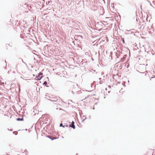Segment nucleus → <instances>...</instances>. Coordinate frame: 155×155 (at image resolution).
<instances>
[{
  "instance_id": "f257e3e1",
  "label": "nucleus",
  "mask_w": 155,
  "mask_h": 155,
  "mask_svg": "<svg viewBox=\"0 0 155 155\" xmlns=\"http://www.w3.org/2000/svg\"><path fill=\"white\" fill-rule=\"evenodd\" d=\"M43 73L41 72L38 74V75L36 76L35 79L37 80H40L43 78Z\"/></svg>"
},
{
  "instance_id": "f03ea898",
  "label": "nucleus",
  "mask_w": 155,
  "mask_h": 155,
  "mask_svg": "<svg viewBox=\"0 0 155 155\" xmlns=\"http://www.w3.org/2000/svg\"><path fill=\"white\" fill-rule=\"evenodd\" d=\"M77 4L81 6L82 5H84V1L83 0H77Z\"/></svg>"
},
{
  "instance_id": "7ed1b4c3",
  "label": "nucleus",
  "mask_w": 155,
  "mask_h": 155,
  "mask_svg": "<svg viewBox=\"0 0 155 155\" xmlns=\"http://www.w3.org/2000/svg\"><path fill=\"white\" fill-rule=\"evenodd\" d=\"M46 136L47 137H48L51 140H53L58 138V137H53L49 135H46Z\"/></svg>"
},
{
  "instance_id": "20e7f679",
  "label": "nucleus",
  "mask_w": 155,
  "mask_h": 155,
  "mask_svg": "<svg viewBox=\"0 0 155 155\" xmlns=\"http://www.w3.org/2000/svg\"><path fill=\"white\" fill-rule=\"evenodd\" d=\"M69 127H71L74 129H75V126L74 125V121H72L71 123V124H70L69 126Z\"/></svg>"
},
{
  "instance_id": "39448f33",
  "label": "nucleus",
  "mask_w": 155,
  "mask_h": 155,
  "mask_svg": "<svg viewBox=\"0 0 155 155\" xmlns=\"http://www.w3.org/2000/svg\"><path fill=\"white\" fill-rule=\"evenodd\" d=\"M126 56H125V55H124V56H123L122 58H121V59H120V62H123L124 61V59L126 58Z\"/></svg>"
},
{
  "instance_id": "423d86ee",
  "label": "nucleus",
  "mask_w": 155,
  "mask_h": 155,
  "mask_svg": "<svg viewBox=\"0 0 155 155\" xmlns=\"http://www.w3.org/2000/svg\"><path fill=\"white\" fill-rule=\"evenodd\" d=\"M58 99H57V100H49L50 101H60V100H61V98L59 97H58Z\"/></svg>"
},
{
  "instance_id": "0eeeda50",
  "label": "nucleus",
  "mask_w": 155,
  "mask_h": 155,
  "mask_svg": "<svg viewBox=\"0 0 155 155\" xmlns=\"http://www.w3.org/2000/svg\"><path fill=\"white\" fill-rule=\"evenodd\" d=\"M51 0H48V1H46V4L47 5H50L51 4Z\"/></svg>"
},
{
  "instance_id": "6e6552de",
  "label": "nucleus",
  "mask_w": 155,
  "mask_h": 155,
  "mask_svg": "<svg viewBox=\"0 0 155 155\" xmlns=\"http://www.w3.org/2000/svg\"><path fill=\"white\" fill-rule=\"evenodd\" d=\"M16 120L18 121H22L24 120V118L23 117H22V118H16Z\"/></svg>"
},
{
  "instance_id": "1a4fd4ad",
  "label": "nucleus",
  "mask_w": 155,
  "mask_h": 155,
  "mask_svg": "<svg viewBox=\"0 0 155 155\" xmlns=\"http://www.w3.org/2000/svg\"><path fill=\"white\" fill-rule=\"evenodd\" d=\"M69 126H68V125L67 124H64V125H63V128H64L65 127H68Z\"/></svg>"
},
{
  "instance_id": "9d476101",
  "label": "nucleus",
  "mask_w": 155,
  "mask_h": 155,
  "mask_svg": "<svg viewBox=\"0 0 155 155\" xmlns=\"http://www.w3.org/2000/svg\"><path fill=\"white\" fill-rule=\"evenodd\" d=\"M121 40L122 41L123 43H125V41L124 40V38H121Z\"/></svg>"
},
{
  "instance_id": "9b49d317",
  "label": "nucleus",
  "mask_w": 155,
  "mask_h": 155,
  "mask_svg": "<svg viewBox=\"0 0 155 155\" xmlns=\"http://www.w3.org/2000/svg\"><path fill=\"white\" fill-rule=\"evenodd\" d=\"M115 55L116 56L117 58H118L120 56V54L117 53L115 54Z\"/></svg>"
},
{
  "instance_id": "f8f14e48",
  "label": "nucleus",
  "mask_w": 155,
  "mask_h": 155,
  "mask_svg": "<svg viewBox=\"0 0 155 155\" xmlns=\"http://www.w3.org/2000/svg\"><path fill=\"white\" fill-rule=\"evenodd\" d=\"M57 98H58V97H52V98L53 99V100H57V99H57Z\"/></svg>"
},
{
  "instance_id": "ddd939ff",
  "label": "nucleus",
  "mask_w": 155,
  "mask_h": 155,
  "mask_svg": "<svg viewBox=\"0 0 155 155\" xmlns=\"http://www.w3.org/2000/svg\"><path fill=\"white\" fill-rule=\"evenodd\" d=\"M47 84V81H45L43 83V84L44 85H46V84Z\"/></svg>"
},
{
  "instance_id": "4468645a",
  "label": "nucleus",
  "mask_w": 155,
  "mask_h": 155,
  "mask_svg": "<svg viewBox=\"0 0 155 155\" xmlns=\"http://www.w3.org/2000/svg\"><path fill=\"white\" fill-rule=\"evenodd\" d=\"M19 59L20 60H21V61H22V62L24 63V64H26V63H25V62L23 61V59H21V58H19Z\"/></svg>"
},
{
  "instance_id": "2eb2a0df",
  "label": "nucleus",
  "mask_w": 155,
  "mask_h": 155,
  "mask_svg": "<svg viewBox=\"0 0 155 155\" xmlns=\"http://www.w3.org/2000/svg\"><path fill=\"white\" fill-rule=\"evenodd\" d=\"M18 84V86L19 91V92H20V91H21L20 85V84Z\"/></svg>"
},
{
  "instance_id": "dca6fc26",
  "label": "nucleus",
  "mask_w": 155,
  "mask_h": 155,
  "mask_svg": "<svg viewBox=\"0 0 155 155\" xmlns=\"http://www.w3.org/2000/svg\"><path fill=\"white\" fill-rule=\"evenodd\" d=\"M13 134L15 135H17L18 134V133L17 132L14 131L13 132Z\"/></svg>"
},
{
  "instance_id": "f3484780",
  "label": "nucleus",
  "mask_w": 155,
  "mask_h": 155,
  "mask_svg": "<svg viewBox=\"0 0 155 155\" xmlns=\"http://www.w3.org/2000/svg\"><path fill=\"white\" fill-rule=\"evenodd\" d=\"M59 126L60 127H63V125L62 123H61L60 124Z\"/></svg>"
},
{
  "instance_id": "a211bd4d",
  "label": "nucleus",
  "mask_w": 155,
  "mask_h": 155,
  "mask_svg": "<svg viewBox=\"0 0 155 155\" xmlns=\"http://www.w3.org/2000/svg\"><path fill=\"white\" fill-rule=\"evenodd\" d=\"M102 30V29L101 28H100V29H99L98 30V31H101V30Z\"/></svg>"
},
{
  "instance_id": "6ab92c4d",
  "label": "nucleus",
  "mask_w": 155,
  "mask_h": 155,
  "mask_svg": "<svg viewBox=\"0 0 155 155\" xmlns=\"http://www.w3.org/2000/svg\"><path fill=\"white\" fill-rule=\"evenodd\" d=\"M150 5L151 6H152L153 7V8H154V7H153V6L152 5V4H151V3H150Z\"/></svg>"
},
{
  "instance_id": "aec40b11",
  "label": "nucleus",
  "mask_w": 155,
  "mask_h": 155,
  "mask_svg": "<svg viewBox=\"0 0 155 155\" xmlns=\"http://www.w3.org/2000/svg\"><path fill=\"white\" fill-rule=\"evenodd\" d=\"M129 64H128L127 65V68H128L129 67Z\"/></svg>"
},
{
  "instance_id": "412c9836",
  "label": "nucleus",
  "mask_w": 155,
  "mask_h": 155,
  "mask_svg": "<svg viewBox=\"0 0 155 155\" xmlns=\"http://www.w3.org/2000/svg\"><path fill=\"white\" fill-rule=\"evenodd\" d=\"M8 130H10V131H12V129H11L10 130H9V129L8 128Z\"/></svg>"
},
{
  "instance_id": "4be33fe9",
  "label": "nucleus",
  "mask_w": 155,
  "mask_h": 155,
  "mask_svg": "<svg viewBox=\"0 0 155 155\" xmlns=\"http://www.w3.org/2000/svg\"><path fill=\"white\" fill-rule=\"evenodd\" d=\"M86 59H85L84 60H83V61H86ZM87 62L86 61V62H85V63H87Z\"/></svg>"
},
{
  "instance_id": "5701e85b",
  "label": "nucleus",
  "mask_w": 155,
  "mask_h": 155,
  "mask_svg": "<svg viewBox=\"0 0 155 155\" xmlns=\"http://www.w3.org/2000/svg\"><path fill=\"white\" fill-rule=\"evenodd\" d=\"M5 62L6 63V66H7V62L6 60L5 61Z\"/></svg>"
},
{
  "instance_id": "b1692460",
  "label": "nucleus",
  "mask_w": 155,
  "mask_h": 155,
  "mask_svg": "<svg viewBox=\"0 0 155 155\" xmlns=\"http://www.w3.org/2000/svg\"><path fill=\"white\" fill-rule=\"evenodd\" d=\"M153 3L155 5V1H153Z\"/></svg>"
},
{
  "instance_id": "393cba45",
  "label": "nucleus",
  "mask_w": 155,
  "mask_h": 155,
  "mask_svg": "<svg viewBox=\"0 0 155 155\" xmlns=\"http://www.w3.org/2000/svg\"><path fill=\"white\" fill-rule=\"evenodd\" d=\"M86 98H87V97H85V98H84V99H83V100H82V101H83L84 100H85Z\"/></svg>"
},
{
  "instance_id": "a878e982",
  "label": "nucleus",
  "mask_w": 155,
  "mask_h": 155,
  "mask_svg": "<svg viewBox=\"0 0 155 155\" xmlns=\"http://www.w3.org/2000/svg\"><path fill=\"white\" fill-rule=\"evenodd\" d=\"M151 78H155V75H153V77H152Z\"/></svg>"
},
{
  "instance_id": "bb28decb",
  "label": "nucleus",
  "mask_w": 155,
  "mask_h": 155,
  "mask_svg": "<svg viewBox=\"0 0 155 155\" xmlns=\"http://www.w3.org/2000/svg\"><path fill=\"white\" fill-rule=\"evenodd\" d=\"M99 83L101 84H102V83L101 82V81H100V82H99Z\"/></svg>"
},
{
  "instance_id": "cd10ccee",
  "label": "nucleus",
  "mask_w": 155,
  "mask_h": 155,
  "mask_svg": "<svg viewBox=\"0 0 155 155\" xmlns=\"http://www.w3.org/2000/svg\"><path fill=\"white\" fill-rule=\"evenodd\" d=\"M71 93L73 94H74V92L73 91H72Z\"/></svg>"
},
{
  "instance_id": "c85d7f7f",
  "label": "nucleus",
  "mask_w": 155,
  "mask_h": 155,
  "mask_svg": "<svg viewBox=\"0 0 155 155\" xmlns=\"http://www.w3.org/2000/svg\"><path fill=\"white\" fill-rule=\"evenodd\" d=\"M80 36L81 38H83V37L81 35H80Z\"/></svg>"
},
{
  "instance_id": "c756f323",
  "label": "nucleus",
  "mask_w": 155,
  "mask_h": 155,
  "mask_svg": "<svg viewBox=\"0 0 155 155\" xmlns=\"http://www.w3.org/2000/svg\"><path fill=\"white\" fill-rule=\"evenodd\" d=\"M85 120L84 119H83V120H82V122H83Z\"/></svg>"
},
{
  "instance_id": "7c9ffc66",
  "label": "nucleus",
  "mask_w": 155,
  "mask_h": 155,
  "mask_svg": "<svg viewBox=\"0 0 155 155\" xmlns=\"http://www.w3.org/2000/svg\"><path fill=\"white\" fill-rule=\"evenodd\" d=\"M108 87H109V88H110L111 87V86H110V85H109V86H108Z\"/></svg>"
},
{
  "instance_id": "2f4dec72",
  "label": "nucleus",
  "mask_w": 155,
  "mask_h": 155,
  "mask_svg": "<svg viewBox=\"0 0 155 155\" xmlns=\"http://www.w3.org/2000/svg\"><path fill=\"white\" fill-rule=\"evenodd\" d=\"M148 18V17H147V18H146V20L147 21V19Z\"/></svg>"
},
{
  "instance_id": "473e14b6",
  "label": "nucleus",
  "mask_w": 155,
  "mask_h": 155,
  "mask_svg": "<svg viewBox=\"0 0 155 155\" xmlns=\"http://www.w3.org/2000/svg\"><path fill=\"white\" fill-rule=\"evenodd\" d=\"M91 60H92L93 61H94V59L93 58H91Z\"/></svg>"
},
{
  "instance_id": "72a5a7b5",
  "label": "nucleus",
  "mask_w": 155,
  "mask_h": 155,
  "mask_svg": "<svg viewBox=\"0 0 155 155\" xmlns=\"http://www.w3.org/2000/svg\"><path fill=\"white\" fill-rule=\"evenodd\" d=\"M99 80H101V78H99Z\"/></svg>"
},
{
  "instance_id": "f704fd0d",
  "label": "nucleus",
  "mask_w": 155,
  "mask_h": 155,
  "mask_svg": "<svg viewBox=\"0 0 155 155\" xmlns=\"http://www.w3.org/2000/svg\"><path fill=\"white\" fill-rule=\"evenodd\" d=\"M110 54H112V52H110Z\"/></svg>"
},
{
  "instance_id": "c9c22d12",
  "label": "nucleus",
  "mask_w": 155,
  "mask_h": 155,
  "mask_svg": "<svg viewBox=\"0 0 155 155\" xmlns=\"http://www.w3.org/2000/svg\"><path fill=\"white\" fill-rule=\"evenodd\" d=\"M132 30H133V31H135V30L134 29H132Z\"/></svg>"
},
{
  "instance_id": "e433bc0d",
  "label": "nucleus",
  "mask_w": 155,
  "mask_h": 155,
  "mask_svg": "<svg viewBox=\"0 0 155 155\" xmlns=\"http://www.w3.org/2000/svg\"><path fill=\"white\" fill-rule=\"evenodd\" d=\"M132 30H133V31H135V30L134 29H132Z\"/></svg>"
},
{
  "instance_id": "4c0bfd02",
  "label": "nucleus",
  "mask_w": 155,
  "mask_h": 155,
  "mask_svg": "<svg viewBox=\"0 0 155 155\" xmlns=\"http://www.w3.org/2000/svg\"><path fill=\"white\" fill-rule=\"evenodd\" d=\"M105 90H106L107 91V88H105Z\"/></svg>"
},
{
  "instance_id": "58836bf2",
  "label": "nucleus",
  "mask_w": 155,
  "mask_h": 155,
  "mask_svg": "<svg viewBox=\"0 0 155 155\" xmlns=\"http://www.w3.org/2000/svg\"><path fill=\"white\" fill-rule=\"evenodd\" d=\"M86 119H87V117H85V118L84 119L85 120Z\"/></svg>"
},
{
  "instance_id": "ea45409f",
  "label": "nucleus",
  "mask_w": 155,
  "mask_h": 155,
  "mask_svg": "<svg viewBox=\"0 0 155 155\" xmlns=\"http://www.w3.org/2000/svg\"><path fill=\"white\" fill-rule=\"evenodd\" d=\"M93 110H94V109H95L94 107L93 108Z\"/></svg>"
},
{
  "instance_id": "a19ab883",
  "label": "nucleus",
  "mask_w": 155,
  "mask_h": 155,
  "mask_svg": "<svg viewBox=\"0 0 155 155\" xmlns=\"http://www.w3.org/2000/svg\"><path fill=\"white\" fill-rule=\"evenodd\" d=\"M95 104H97V103H95Z\"/></svg>"
},
{
  "instance_id": "79ce46f5",
  "label": "nucleus",
  "mask_w": 155,
  "mask_h": 155,
  "mask_svg": "<svg viewBox=\"0 0 155 155\" xmlns=\"http://www.w3.org/2000/svg\"><path fill=\"white\" fill-rule=\"evenodd\" d=\"M6 68H7V67H6H6H5V69H6Z\"/></svg>"
},
{
  "instance_id": "37998d69",
  "label": "nucleus",
  "mask_w": 155,
  "mask_h": 155,
  "mask_svg": "<svg viewBox=\"0 0 155 155\" xmlns=\"http://www.w3.org/2000/svg\"><path fill=\"white\" fill-rule=\"evenodd\" d=\"M46 86L47 87H49L48 86H47V85H46Z\"/></svg>"
},
{
  "instance_id": "c03bdc74",
  "label": "nucleus",
  "mask_w": 155,
  "mask_h": 155,
  "mask_svg": "<svg viewBox=\"0 0 155 155\" xmlns=\"http://www.w3.org/2000/svg\"><path fill=\"white\" fill-rule=\"evenodd\" d=\"M93 70L94 71V72H95V70Z\"/></svg>"
},
{
  "instance_id": "a18cd8bd",
  "label": "nucleus",
  "mask_w": 155,
  "mask_h": 155,
  "mask_svg": "<svg viewBox=\"0 0 155 155\" xmlns=\"http://www.w3.org/2000/svg\"><path fill=\"white\" fill-rule=\"evenodd\" d=\"M13 73H15V71L13 72Z\"/></svg>"
},
{
  "instance_id": "49530a36",
  "label": "nucleus",
  "mask_w": 155,
  "mask_h": 155,
  "mask_svg": "<svg viewBox=\"0 0 155 155\" xmlns=\"http://www.w3.org/2000/svg\"><path fill=\"white\" fill-rule=\"evenodd\" d=\"M25 130H27V129H25Z\"/></svg>"
},
{
  "instance_id": "de8ad7c7",
  "label": "nucleus",
  "mask_w": 155,
  "mask_h": 155,
  "mask_svg": "<svg viewBox=\"0 0 155 155\" xmlns=\"http://www.w3.org/2000/svg\"><path fill=\"white\" fill-rule=\"evenodd\" d=\"M8 74H9V71H8Z\"/></svg>"
},
{
  "instance_id": "09e8293b",
  "label": "nucleus",
  "mask_w": 155,
  "mask_h": 155,
  "mask_svg": "<svg viewBox=\"0 0 155 155\" xmlns=\"http://www.w3.org/2000/svg\"><path fill=\"white\" fill-rule=\"evenodd\" d=\"M88 91V92H90V91Z\"/></svg>"
},
{
  "instance_id": "8fccbe9b",
  "label": "nucleus",
  "mask_w": 155,
  "mask_h": 155,
  "mask_svg": "<svg viewBox=\"0 0 155 155\" xmlns=\"http://www.w3.org/2000/svg\"><path fill=\"white\" fill-rule=\"evenodd\" d=\"M78 155V153H77L76 154V155Z\"/></svg>"
},
{
  "instance_id": "3c124183",
  "label": "nucleus",
  "mask_w": 155,
  "mask_h": 155,
  "mask_svg": "<svg viewBox=\"0 0 155 155\" xmlns=\"http://www.w3.org/2000/svg\"><path fill=\"white\" fill-rule=\"evenodd\" d=\"M8 45L10 46L9 44H8Z\"/></svg>"
},
{
  "instance_id": "603ef678",
  "label": "nucleus",
  "mask_w": 155,
  "mask_h": 155,
  "mask_svg": "<svg viewBox=\"0 0 155 155\" xmlns=\"http://www.w3.org/2000/svg\"><path fill=\"white\" fill-rule=\"evenodd\" d=\"M110 92V91H109L108 92V93H109Z\"/></svg>"
},
{
  "instance_id": "864d4df0",
  "label": "nucleus",
  "mask_w": 155,
  "mask_h": 155,
  "mask_svg": "<svg viewBox=\"0 0 155 155\" xmlns=\"http://www.w3.org/2000/svg\"><path fill=\"white\" fill-rule=\"evenodd\" d=\"M89 96H90V95H89L87 97H89Z\"/></svg>"
},
{
  "instance_id": "5fc2aeb1",
  "label": "nucleus",
  "mask_w": 155,
  "mask_h": 155,
  "mask_svg": "<svg viewBox=\"0 0 155 155\" xmlns=\"http://www.w3.org/2000/svg\"><path fill=\"white\" fill-rule=\"evenodd\" d=\"M124 86H125V84L124 85Z\"/></svg>"
},
{
  "instance_id": "6e6d98bb",
  "label": "nucleus",
  "mask_w": 155,
  "mask_h": 155,
  "mask_svg": "<svg viewBox=\"0 0 155 155\" xmlns=\"http://www.w3.org/2000/svg\"><path fill=\"white\" fill-rule=\"evenodd\" d=\"M124 86H125V84L124 85Z\"/></svg>"
},
{
  "instance_id": "4d7b16f0",
  "label": "nucleus",
  "mask_w": 155,
  "mask_h": 155,
  "mask_svg": "<svg viewBox=\"0 0 155 155\" xmlns=\"http://www.w3.org/2000/svg\"><path fill=\"white\" fill-rule=\"evenodd\" d=\"M101 93H102V91H101Z\"/></svg>"
},
{
  "instance_id": "13d9d810",
  "label": "nucleus",
  "mask_w": 155,
  "mask_h": 155,
  "mask_svg": "<svg viewBox=\"0 0 155 155\" xmlns=\"http://www.w3.org/2000/svg\"><path fill=\"white\" fill-rule=\"evenodd\" d=\"M95 95L94 94L93 95L94 96Z\"/></svg>"
}]
</instances>
